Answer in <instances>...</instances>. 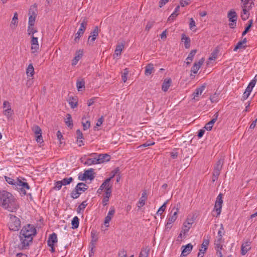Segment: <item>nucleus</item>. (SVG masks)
<instances>
[{
  "instance_id": "obj_1",
  "label": "nucleus",
  "mask_w": 257,
  "mask_h": 257,
  "mask_svg": "<svg viewBox=\"0 0 257 257\" xmlns=\"http://www.w3.org/2000/svg\"><path fill=\"white\" fill-rule=\"evenodd\" d=\"M36 234V229L32 224L24 226L21 230L20 238L21 242L18 244V248L20 250L26 249L32 242L33 236Z\"/></svg>"
},
{
  "instance_id": "obj_2",
  "label": "nucleus",
  "mask_w": 257,
  "mask_h": 257,
  "mask_svg": "<svg viewBox=\"0 0 257 257\" xmlns=\"http://www.w3.org/2000/svg\"><path fill=\"white\" fill-rule=\"evenodd\" d=\"M0 205L10 211H13L16 208L14 196L7 191H0Z\"/></svg>"
},
{
  "instance_id": "obj_3",
  "label": "nucleus",
  "mask_w": 257,
  "mask_h": 257,
  "mask_svg": "<svg viewBox=\"0 0 257 257\" xmlns=\"http://www.w3.org/2000/svg\"><path fill=\"white\" fill-rule=\"evenodd\" d=\"M88 188V186L84 183H78L75 188L70 193V196L73 199H76L79 197L80 195L85 192Z\"/></svg>"
},
{
  "instance_id": "obj_4",
  "label": "nucleus",
  "mask_w": 257,
  "mask_h": 257,
  "mask_svg": "<svg viewBox=\"0 0 257 257\" xmlns=\"http://www.w3.org/2000/svg\"><path fill=\"white\" fill-rule=\"evenodd\" d=\"M10 221L8 223V226L10 230L12 231H18L21 227V220L17 216L10 214Z\"/></svg>"
},
{
  "instance_id": "obj_5",
  "label": "nucleus",
  "mask_w": 257,
  "mask_h": 257,
  "mask_svg": "<svg viewBox=\"0 0 257 257\" xmlns=\"http://www.w3.org/2000/svg\"><path fill=\"white\" fill-rule=\"evenodd\" d=\"M179 207H174L171 212L170 215L168 218L167 222L166 224V228L170 229L172 227V224L174 222L177 218V213L179 212Z\"/></svg>"
},
{
  "instance_id": "obj_6",
  "label": "nucleus",
  "mask_w": 257,
  "mask_h": 257,
  "mask_svg": "<svg viewBox=\"0 0 257 257\" xmlns=\"http://www.w3.org/2000/svg\"><path fill=\"white\" fill-rule=\"evenodd\" d=\"M227 18L229 21L231 22L229 24L230 28H234L236 26L237 15L234 10L232 9L227 14Z\"/></svg>"
},
{
  "instance_id": "obj_7",
  "label": "nucleus",
  "mask_w": 257,
  "mask_h": 257,
  "mask_svg": "<svg viewBox=\"0 0 257 257\" xmlns=\"http://www.w3.org/2000/svg\"><path fill=\"white\" fill-rule=\"evenodd\" d=\"M91 157L96 156L97 161L98 164L108 162L110 160V156L107 154H100L98 155L97 153H91L89 155Z\"/></svg>"
},
{
  "instance_id": "obj_8",
  "label": "nucleus",
  "mask_w": 257,
  "mask_h": 257,
  "mask_svg": "<svg viewBox=\"0 0 257 257\" xmlns=\"http://www.w3.org/2000/svg\"><path fill=\"white\" fill-rule=\"evenodd\" d=\"M32 131L36 135V140L37 143H42L43 142L42 136V130L38 125H35L32 127Z\"/></svg>"
},
{
  "instance_id": "obj_9",
  "label": "nucleus",
  "mask_w": 257,
  "mask_h": 257,
  "mask_svg": "<svg viewBox=\"0 0 257 257\" xmlns=\"http://www.w3.org/2000/svg\"><path fill=\"white\" fill-rule=\"evenodd\" d=\"M252 5H254V2L251 1L250 5L248 6V8H246V6L241 7L242 9V12L241 13L240 16L243 21H245L249 18V11L251 9Z\"/></svg>"
},
{
  "instance_id": "obj_10",
  "label": "nucleus",
  "mask_w": 257,
  "mask_h": 257,
  "mask_svg": "<svg viewBox=\"0 0 257 257\" xmlns=\"http://www.w3.org/2000/svg\"><path fill=\"white\" fill-rule=\"evenodd\" d=\"M250 244L251 242L249 240L246 241L241 244V254L242 255H245L251 249Z\"/></svg>"
},
{
  "instance_id": "obj_11",
  "label": "nucleus",
  "mask_w": 257,
  "mask_h": 257,
  "mask_svg": "<svg viewBox=\"0 0 257 257\" xmlns=\"http://www.w3.org/2000/svg\"><path fill=\"white\" fill-rule=\"evenodd\" d=\"M181 248L182 249L181 255L185 256L189 254L192 251L193 245L191 244V243H189L185 245H183Z\"/></svg>"
},
{
  "instance_id": "obj_12",
  "label": "nucleus",
  "mask_w": 257,
  "mask_h": 257,
  "mask_svg": "<svg viewBox=\"0 0 257 257\" xmlns=\"http://www.w3.org/2000/svg\"><path fill=\"white\" fill-rule=\"evenodd\" d=\"M204 61L203 58H201L198 62H195L193 66L191 68V71L194 74H196L200 69L201 66L203 64Z\"/></svg>"
},
{
  "instance_id": "obj_13",
  "label": "nucleus",
  "mask_w": 257,
  "mask_h": 257,
  "mask_svg": "<svg viewBox=\"0 0 257 257\" xmlns=\"http://www.w3.org/2000/svg\"><path fill=\"white\" fill-rule=\"evenodd\" d=\"M98 27L96 26L91 33V36H90L88 38V43H89L91 42H93L96 40V37L98 36Z\"/></svg>"
},
{
  "instance_id": "obj_14",
  "label": "nucleus",
  "mask_w": 257,
  "mask_h": 257,
  "mask_svg": "<svg viewBox=\"0 0 257 257\" xmlns=\"http://www.w3.org/2000/svg\"><path fill=\"white\" fill-rule=\"evenodd\" d=\"M16 186L21 187L22 189H24L23 192V194H26L25 189L27 190L30 189V186L27 182H24L19 178H18L17 180L16 181Z\"/></svg>"
},
{
  "instance_id": "obj_15",
  "label": "nucleus",
  "mask_w": 257,
  "mask_h": 257,
  "mask_svg": "<svg viewBox=\"0 0 257 257\" xmlns=\"http://www.w3.org/2000/svg\"><path fill=\"white\" fill-rule=\"evenodd\" d=\"M94 169L90 168L87 170H85L83 173L84 176H85L86 179L92 180L95 178V173L93 172Z\"/></svg>"
},
{
  "instance_id": "obj_16",
  "label": "nucleus",
  "mask_w": 257,
  "mask_h": 257,
  "mask_svg": "<svg viewBox=\"0 0 257 257\" xmlns=\"http://www.w3.org/2000/svg\"><path fill=\"white\" fill-rule=\"evenodd\" d=\"M83 56V51L79 50L76 51L75 56L73 58L72 62V65H75Z\"/></svg>"
},
{
  "instance_id": "obj_17",
  "label": "nucleus",
  "mask_w": 257,
  "mask_h": 257,
  "mask_svg": "<svg viewBox=\"0 0 257 257\" xmlns=\"http://www.w3.org/2000/svg\"><path fill=\"white\" fill-rule=\"evenodd\" d=\"M87 25V21L86 18H84L80 24V27L77 32L76 35H80V34H83Z\"/></svg>"
},
{
  "instance_id": "obj_18",
  "label": "nucleus",
  "mask_w": 257,
  "mask_h": 257,
  "mask_svg": "<svg viewBox=\"0 0 257 257\" xmlns=\"http://www.w3.org/2000/svg\"><path fill=\"white\" fill-rule=\"evenodd\" d=\"M197 50L196 49H194L191 51V52L188 55V56L186 59V63L187 65H189L191 64V63L193 60L195 55L197 53Z\"/></svg>"
},
{
  "instance_id": "obj_19",
  "label": "nucleus",
  "mask_w": 257,
  "mask_h": 257,
  "mask_svg": "<svg viewBox=\"0 0 257 257\" xmlns=\"http://www.w3.org/2000/svg\"><path fill=\"white\" fill-rule=\"evenodd\" d=\"M57 242V234L56 233H53L52 234H50L48 240L47 241V244L48 245L49 244H55V243Z\"/></svg>"
},
{
  "instance_id": "obj_20",
  "label": "nucleus",
  "mask_w": 257,
  "mask_h": 257,
  "mask_svg": "<svg viewBox=\"0 0 257 257\" xmlns=\"http://www.w3.org/2000/svg\"><path fill=\"white\" fill-rule=\"evenodd\" d=\"M147 198V192L144 190L142 193V197L139 199L138 207L141 208L145 205Z\"/></svg>"
},
{
  "instance_id": "obj_21",
  "label": "nucleus",
  "mask_w": 257,
  "mask_h": 257,
  "mask_svg": "<svg viewBox=\"0 0 257 257\" xmlns=\"http://www.w3.org/2000/svg\"><path fill=\"white\" fill-rule=\"evenodd\" d=\"M172 80L171 78L165 79L162 85V89L163 91L166 92L170 86Z\"/></svg>"
},
{
  "instance_id": "obj_22",
  "label": "nucleus",
  "mask_w": 257,
  "mask_h": 257,
  "mask_svg": "<svg viewBox=\"0 0 257 257\" xmlns=\"http://www.w3.org/2000/svg\"><path fill=\"white\" fill-rule=\"evenodd\" d=\"M181 40L184 42L185 48L188 49L190 47V39L189 37H187L185 34H182L181 35Z\"/></svg>"
},
{
  "instance_id": "obj_23",
  "label": "nucleus",
  "mask_w": 257,
  "mask_h": 257,
  "mask_svg": "<svg viewBox=\"0 0 257 257\" xmlns=\"http://www.w3.org/2000/svg\"><path fill=\"white\" fill-rule=\"evenodd\" d=\"M65 122L66 124L70 128H71L73 127V120L70 114L67 113L66 114V118H65Z\"/></svg>"
},
{
  "instance_id": "obj_24",
  "label": "nucleus",
  "mask_w": 257,
  "mask_h": 257,
  "mask_svg": "<svg viewBox=\"0 0 257 257\" xmlns=\"http://www.w3.org/2000/svg\"><path fill=\"white\" fill-rule=\"evenodd\" d=\"M205 85L204 84L199 88H197L195 91L193 92V95H194V98L196 97H198L199 95H201L203 91L205 89Z\"/></svg>"
},
{
  "instance_id": "obj_25",
  "label": "nucleus",
  "mask_w": 257,
  "mask_h": 257,
  "mask_svg": "<svg viewBox=\"0 0 257 257\" xmlns=\"http://www.w3.org/2000/svg\"><path fill=\"white\" fill-rule=\"evenodd\" d=\"M154 70V65L152 63H150L148 64L145 67V74L146 75L148 76L151 74Z\"/></svg>"
},
{
  "instance_id": "obj_26",
  "label": "nucleus",
  "mask_w": 257,
  "mask_h": 257,
  "mask_svg": "<svg viewBox=\"0 0 257 257\" xmlns=\"http://www.w3.org/2000/svg\"><path fill=\"white\" fill-rule=\"evenodd\" d=\"M69 103L72 108H74L77 107L78 105L77 99L73 96L69 97Z\"/></svg>"
},
{
  "instance_id": "obj_27",
  "label": "nucleus",
  "mask_w": 257,
  "mask_h": 257,
  "mask_svg": "<svg viewBox=\"0 0 257 257\" xmlns=\"http://www.w3.org/2000/svg\"><path fill=\"white\" fill-rule=\"evenodd\" d=\"M98 233L97 231L94 229H92L91 232V242L96 243L98 239Z\"/></svg>"
},
{
  "instance_id": "obj_28",
  "label": "nucleus",
  "mask_w": 257,
  "mask_h": 257,
  "mask_svg": "<svg viewBox=\"0 0 257 257\" xmlns=\"http://www.w3.org/2000/svg\"><path fill=\"white\" fill-rule=\"evenodd\" d=\"M34 68L32 64H30L26 69V74L28 77H32L34 74Z\"/></svg>"
},
{
  "instance_id": "obj_29",
  "label": "nucleus",
  "mask_w": 257,
  "mask_h": 257,
  "mask_svg": "<svg viewBox=\"0 0 257 257\" xmlns=\"http://www.w3.org/2000/svg\"><path fill=\"white\" fill-rule=\"evenodd\" d=\"M93 157L94 158L87 159L84 164L87 165L98 164V161H97V157L95 156H93Z\"/></svg>"
},
{
  "instance_id": "obj_30",
  "label": "nucleus",
  "mask_w": 257,
  "mask_h": 257,
  "mask_svg": "<svg viewBox=\"0 0 257 257\" xmlns=\"http://www.w3.org/2000/svg\"><path fill=\"white\" fill-rule=\"evenodd\" d=\"M150 252V248L148 246L143 247L139 254V257H148Z\"/></svg>"
},
{
  "instance_id": "obj_31",
  "label": "nucleus",
  "mask_w": 257,
  "mask_h": 257,
  "mask_svg": "<svg viewBox=\"0 0 257 257\" xmlns=\"http://www.w3.org/2000/svg\"><path fill=\"white\" fill-rule=\"evenodd\" d=\"M179 10H180V6H177L175 9V11L168 18V22L173 20L178 16V14L177 13H178V12L179 11Z\"/></svg>"
},
{
  "instance_id": "obj_32",
  "label": "nucleus",
  "mask_w": 257,
  "mask_h": 257,
  "mask_svg": "<svg viewBox=\"0 0 257 257\" xmlns=\"http://www.w3.org/2000/svg\"><path fill=\"white\" fill-rule=\"evenodd\" d=\"M72 228L73 229L78 227L79 224V219L77 216H75L71 221Z\"/></svg>"
},
{
  "instance_id": "obj_33",
  "label": "nucleus",
  "mask_w": 257,
  "mask_h": 257,
  "mask_svg": "<svg viewBox=\"0 0 257 257\" xmlns=\"http://www.w3.org/2000/svg\"><path fill=\"white\" fill-rule=\"evenodd\" d=\"M223 242V239L222 236L217 237V239L215 240V248L222 247V243Z\"/></svg>"
},
{
  "instance_id": "obj_34",
  "label": "nucleus",
  "mask_w": 257,
  "mask_h": 257,
  "mask_svg": "<svg viewBox=\"0 0 257 257\" xmlns=\"http://www.w3.org/2000/svg\"><path fill=\"white\" fill-rule=\"evenodd\" d=\"M37 6L36 4L32 6L29 10V16H33L36 17L37 16Z\"/></svg>"
},
{
  "instance_id": "obj_35",
  "label": "nucleus",
  "mask_w": 257,
  "mask_h": 257,
  "mask_svg": "<svg viewBox=\"0 0 257 257\" xmlns=\"http://www.w3.org/2000/svg\"><path fill=\"white\" fill-rule=\"evenodd\" d=\"M4 114L8 118H10L13 114V110H12L11 105H9L7 109L4 110Z\"/></svg>"
},
{
  "instance_id": "obj_36",
  "label": "nucleus",
  "mask_w": 257,
  "mask_h": 257,
  "mask_svg": "<svg viewBox=\"0 0 257 257\" xmlns=\"http://www.w3.org/2000/svg\"><path fill=\"white\" fill-rule=\"evenodd\" d=\"M223 164V160L222 159H220L218 160L216 164L214 167V169L216 170L220 171L222 169V165Z\"/></svg>"
},
{
  "instance_id": "obj_37",
  "label": "nucleus",
  "mask_w": 257,
  "mask_h": 257,
  "mask_svg": "<svg viewBox=\"0 0 257 257\" xmlns=\"http://www.w3.org/2000/svg\"><path fill=\"white\" fill-rule=\"evenodd\" d=\"M222 203H217L215 202L214 211L217 212L216 216H219L220 214Z\"/></svg>"
},
{
  "instance_id": "obj_38",
  "label": "nucleus",
  "mask_w": 257,
  "mask_h": 257,
  "mask_svg": "<svg viewBox=\"0 0 257 257\" xmlns=\"http://www.w3.org/2000/svg\"><path fill=\"white\" fill-rule=\"evenodd\" d=\"M123 48L124 45L122 44L121 45H117L115 50L114 55H115L116 56H120L121 54V52Z\"/></svg>"
},
{
  "instance_id": "obj_39",
  "label": "nucleus",
  "mask_w": 257,
  "mask_h": 257,
  "mask_svg": "<svg viewBox=\"0 0 257 257\" xmlns=\"http://www.w3.org/2000/svg\"><path fill=\"white\" fill-rule=\"evenodd\" d=\"M252 22H253L252 20H250L248 21V24L246 27H245L244 30L243 31L242 33V36H244L248 32L250 29L252 27Z\"/></svg>"
},
{
  "instance_id": "obj_40",
  "label": "nucleus",
  "mask_w": 257,
  "mask_h": 257,
  "mask_svg": "<svg viewBox=\"0 0 257 257\" xmlns=\"http://www.w3.org/2000/svg\"><path fill=\"white\" fill-rule=\"evenodd\" d=\"M18 23V16L17 13L14 14V17L12 19L11 26L13 28V25L14 26V28L17 26Z\"/></svg>"
},
{
  "instance_id": "obj_41",
  "label": "nucleus",
  "mask_w": 257,
  "mask_h": 257,
  "mask_svg": "<svg viewBox=\"0 0 257 257\" xmlns=\"http://www.w3.org/2000/svg\"><path fill=\"white\" fill-rule=\"evenodd\" d=\"M220 171L216 170L214 169L213 173H212V181L213 182H214L215 181H216L218 179V177L220 175Z\"/></svg>"
},
{
  "instance_id": "obj_42",
  "label": "nucleus",
  "mask_w": 257,
  "mask_h": 257,
  "mask_svg": "<svg viewBox=\"0 0 257 257\" xmlns=\"http://www.w3.org/2000/svg\"><path fill=\"white\" fill-rule=\"evenodd\" d=\"M110 181V178H107L101 185L100 186L101 188L104 189V188L106 189L107 187H112L111 185H109V182Z\"/></svg>"
},
{
  "instance_id": "obj_43",
  "label": "nucleus",
  "mask_w": 257,
  "mask_h": 257,
  "mask_svg": "<svg viewBox=\"0 0 257 257\" xmlns=\"http://www.w3.org/2000/svg\"><path fill=\"white\" fill-rule=\"evenodd\" d=\"M85 81L83 79L77 80L76 82V86L78 91H80L81 88L84 87Z\"/></svg>"
},
{
  "instance_id": "obj_44",
  "label": "nucleus",
  "mask_w": 257,
  "mask_h": 257,
  "mask_svg": "<svg viewBox=\"0 0 257 257\" xmlns=\"http://www.w3.org/2000/svg\"><path fill=\"white\" fill-rule=\"evenodd\" d=\"M73 180V178L72 177H69L64 178L63 180H61L60 182L62 183V185H69Z\"/></svg>"
},
{
  "instance_id": "obj_45",
  "label": "nucleus",
  "mask_w": 257,
  "mask_h": 257,
  "mask_svg": "<svg viewBox=\"0 0 257 257\" xmlns=\"http://www.w3.org/2000/svg\"><path fill=\"white\" fill-rule=\"evenodd\" d=\"M209 243V240L208 239H205L203 240V243L201 244V248L200 249H203V252H205L207 247Z\"/></svg>"
},
{
  "instance_id": "obj_46",
  "label": "nucleus",
  "mask_w": 257,
  "mask_h": 257,
  "mask_svg": "<svg viewBox=\"0 0 257 257\" xmlns=\"http://www.w3.org/2000/svg\"><path fill=\"white\" fill-rule=\"evenodd\" d=\"M247 46L246 45H243L241 41H239L234 48L233 51H236L239 49H245Z\"/></svg>"
},
{
  "instance_id": "obj_47",
  "label": "nucleus",
  "mask_w": 257,
  "mask_h": 257,
  "mask_svg": "<svg viewBox=\"0 0 257 257\" xmlns=\"http://www.w3.org/2000/svg\"><path fill=\"white\" fill-rule=\"evenodd\" d=\"M87 205V201H83L81 203V204L79 205L78 207L77 208V211L78 213H80L81 210L83 211Z\"/></svg>"
},
{
  "instance_id": "obj_48",
  "label": "nucleus",
  "mask_w": 257,
  "mask_h": 257,
  "mask_svg": "<svg viewBox=\"0 0 257 257\" xmlns=\"http://www.w3.org/2000/svg\"><path fill=\"white\" fill-rule=\"evenodd\" d=\"M191 227V226L187 225V223L186 222H184L183 223V226L181 230V232H183L184 234H186L188 232Z\"/></svg>"
},
{
  "instance_id": "obj_49",
  "label": "nucleus",
  "mask_w": 257,
  "mask_h": 257,
  "mask_svg": "<svg viewBox=\"0 0 257 257\" xmlns=\"http://www.w3.org/2000/svg\"><path fill=\"white\" fill-rule=\"evenodd\" d=\"M84 117L82 118V126H83V130L85 131V130H87L88 128H89L90 126V121L89 120H86V122H84Z\"/></svg>"
},
{
  "instance_id": "obj_50",
  "label": "nucleus",
  "mask_w": 257,
  "mask_h": 257,
  "mask_svg": "<svg viewBox=\"0 0 257 257\" xmlns=\"http://www.w3.org/2000/svg\"><path fill=\"white\" fill-rule=\"evenodd\" d=\"M120 172H119V168L118 167H117L114 170H112L111 172V176L109 178H110V180L113 178L115 175H119Z\"/></svg>"
},
{
  "instance_id": "obj_51",
  "label": "nucleus",
  "mask_w": 257,
  "mask_h": 257,
  "mask_svg": "<svg viewBox=\"0 0 257 257\" xmlns=\"http://www.w3.org/2000/svg\"><path fill=\"white\" fill-rule=\"evenodd\" d=\"M167 202L164 203L158 209L157 213V214L161 215L163 212L165 210L166 208Z\"/></svg>"
},
{
  "instance_id": "obj_52",
  "label": "nucleus",
  "mask_w": 257,
  "mask_h": 257,
  "mask_svg": "<svg viewBox=\"0 0 257 257\" xmlns=\"http://www.w3.org/2000/svg\"><path fill=\"white\" fill-rule=\"evenodd\" d=\"M5 179L7 183H9V184L14 185L16 186V181L12 178L9 177H5Z\"/></svg>"
},
{
  "instance_id": "obj_53",
  "label": "nucleus",
  "mask_w": 257,
  "mask_h": 257,
  "mask_svg": "<svg viewBox=\"0 0 257 257\" xmlns=\"http://www.w3.org/2000/svg\"><path fill=\"white\" fill-rule=\"evenodd\" d=\"M36 17L30 16L29 18V26H34L35 25Z\"/></svg>"
},
{
  "instance_id": "obj_54",
  "label": "nucleus",
  "mask_w": 257,
  "mask_h": 257,
  "mask_svg": "<svg viewBox=\"0 0 257 257\" xmlns=\"http://www.w3.org/2000/svg\"><path fill=\"white\" fill-rule=\"evenodd\" d=\"M111 192H112V187H109L106 188V190H105V196H107L108 198H109V197L111 195Z\"/></svg>"
},
{
  "instance_id": "obj_55",
  "label": "nucleus",
  "mask_w": 257,
  "mask_h": 257,
  "mask_svg": "<svg viewBox=\"0 0 257 257\" xmlns=\"http://www.w3.org/2000/svg\"><path fill=\"white\" fill-rule=\"evenodd\" d=\"M37 31L36 30L34 29V26H29L28 28V35H30L31 34L33 35L34 33H36Z\"/></svg>"
},
{
  "instance_id": "obj_56",
  "label": "nucleus",
  "mask_w": 257,
  "mask_h": 257,
  "mask_svg": "<svg viewBox=\"0 0 257 257\" xmlns=\"http://www.w3.org/2000/svg\"><path fill=\"white\" fill-rule=\"evenodd\" d=\"M31 49L32 53H35L39 49V44H31Z\"/></svg>"
},
{
  "instance_id": "obj_57",
  "label": "nucleus",
  "mask_w": 257,
  "mask_h": 257,
  "mask_svg": "<svg viewBox=\"0 0 257 257\" xmlns=\"http://www.w3.org/2000/svg\"><path fill=\"white\" fill-rule=\"evenodd\" d=\"M195 26H196L195 22L194 21V20H193V19L192 18H190V23H189V28L191 30H193V29Z\"/></svg>"
},
{
  "instance_id": "obj_58",
  "label": "nucleus",
  "mask_w": 257,
  "mask_h": 257,
  "mask_svg": "<svg viewBox=\"0 0 257 257\" xmlns=\"http://www.w3.org/2000/svg\"><path fill=\"white\" fill-rule=\"evenodd\" d=\"M218 112H216L214 115H213V118L210 121H209L212 125H213V124H214V123L216 121L217 119V118H218Z\"/></svg>"
},
{
  "instance_id": "obj_59",
  "label": "nucleus",
  "mask_w": 257,
  "mask_h": 257,
  "mask_svg": "<svg viewBox=\"0 0 257 257\" xmlns=\"http://www.w3.org/2000/svg\"><path fill=\"white\" fill-rule=\"evenodd\" d=\"M62 186V184L60 182V181H58L55 182V186H54V188L55 189H57L58 190H59L61 188Z\"/></svg>"
},
{
  "instance_id": "obj_60",
  "label": "nucleus",
  "mask_w": 257,
  "mask_h": 257,
  "mask_svg": "<svg viewBox=\"0 0 257 257\" xmlns=\"http://www.w3.org/2000/svg\"><path fill=\"white\" fill-rule=\"evenodd\" d=\"M76 138L77 140L79 139H83V135L82 133L80 130H77L76 132Z\"/></svg>"
},
{
  "instance_id": "obj_61",
  "label": "nucleus",
  "mask_w": 257,
  "mask_h": 257,
  "mask_svg": "<svg viewBox=\"0 0 257 257\" xmlns=\"http://www.w3.org/2000/svg\"><path fill=\"white\" fill-rule=\"evenodd\" d=\"M154 144H155L154 142H152L150 140H149V141H147L144 144H143L142 145H141L140 147H147L152 146Z\"/></svg>"
},
{
  "instance_id": "obj_62",
  "label": "nucleus",
  "mask_w": 257,
  "mask_h": 257,
  "mask_svg": "<svg viewBox=\"0 0 257 257\" xmlns=\"http://www.w3.org/2000/svg\"><path fill=\"white\" fill-rule=\"evenodd\" d=\"M115 213V209L114 207H111L109 211L107 213V216H111V218L114 215Z\"/></svg>"
},
{
  "instance_id": "obj_63",
  "label": "nucleus",
  "mask_w": 257,
  "mask_h": 257,
  "mask_svg": "<svg viewBox=\"0 0 257 257\" xmlns=\"http://www.w3.org/2000/svg\"><path fill=\"white\" fill-rule=\"evenodd\" d=\"M257 77V75H255L254 78L253 79H252L250 82V83H249L248 84V86H250L251 88H253V87L254 86L255 83H256V78Z\"/></svg>"
},
{
  "instance_id": "obj_64",
  "label": "nucleus",
  "mask_w": 257,
  "mask_h": 257,
  "mask_svg": "<svg viewBox=\"0 0 257 257\" xmlns=\"http://www.w3.org/2000/svg\"><path fill=\"white\" fill-rule=\"evenodd\" d=\"M222 196L223 194L222 193H220L216 198V202L223 203Z\"/></svg>"
}]
</instances>
